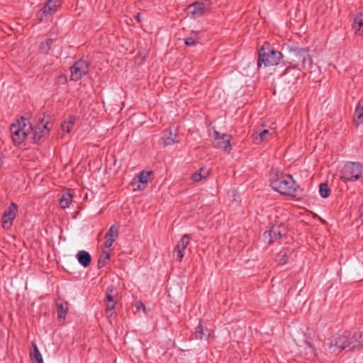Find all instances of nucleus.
Instances as JSON below:
<instances>
[{"mask_svg":"<svg viewBox=\"0 0 363 363\" xmlns=\"http://www.w3.org/2000/svg\"><path fill=\"white\" fill-rule=\"evenodd\" d=\"M281 56L279 51L273 48L268 42H265L259 50L257 66L260 67L263 65L266 67L276 65L279 63Z\"/></svg>","mask_w":363,"mask_h":363,"instance_id":"1","label":"nucleus"},{"mask_svg":"<svg viewBox=\"0 0 363 363\" xmlns=\"http://www.w3.org/2000/svg\"><path fill=\"white\" fill-rule=\"evenodd\" d=\"M363 177V164L359 162H349L341 171L340 179L345 182H354Z\"/></svg>","mask_w":363,"mask_h":363,"instance_id":"2","label":"nucleus"},{"mask_svg":"<svg viewBox=\"0 0 363 363\" xmlns=\"http://www.w3.org/2000/svg\"><path fill=\"white\" fill-rule=\"evenodd\" d=\"M33 130L30 124L26 125L24 118L21 117L16 123H13L10 127L12 139L16 145H19L24 141L29 133Z\"/></svg>","mask_w":363,"mask_h":363,"instance_id":"3","label":"nucleus"},{"mask_svg":"<svg viewBox=\"0 0 363 363\" xmlns=\"http://www.w3.org/2000/svg\"><path fill=\"white\" fill-rule=\"evenodd\" d=\"M269 182L273 189H277L279 186L295 184V180L291 175L283 174L277 169H272L269 174Z\"/></svg>","mask_w":363,"mask_h":363,"instance_id":"4","label":"nucleus"},{"mask_svg":"<svg viewBox=\"0 0 363 363\" xmlns=\"http://www.w3.org/2000/svg\"><path fill=\"white\" fill-rule=\"evenodd\" d=\"M315 65H313L312 59L308 51L305 49H300L296 52V69L306 75L307 72H312L311 70Z\"/></svg>","mask_w":363,"mask_h":363,"instance_id":"5","label":"nucleus"},{"mask_svg":"<svg viewBox=\"0 0 363 363\" xmlns=\"http://www.w3.org/2000/svg\"><path fill=\"white\" fill-rule=\"evenodd\" d=\"M70 79L77 82L89 72V63L81 59L70 67Z\"/></svg>","mask_w":363,"mask_h":363,"instance_id":"6","label":"nucleus"},{"mask_svg":"<svg viewBox=\"0 0 363 363\" xmlns=\"http://www.w3.org/2000/svg\"><path fill=\"white\" fill-rule=\"evenodd\" d=\"M62 0H48L44 6L37 13L40 22L43 21V16H51L61 6Z\"/></svg>","mask_w":363,"mask_h":363,"instance_id":"7","label":"nucleus"},{"mask_svg":"<svg viewBox=\"0 0 363 363\" xmlns=\"http://www.w3.org/2000/svg\"><path fill=\"white\" fill-rule=\"evenodd\" d=\"M348 337H347L346 331L341 335L332 340L328 346L330 352L332 354H338L344 350H349Z\"/></svg>","mask_w":363,"mask_h":363,"instance_id":"8","label":"nucleus"},{"mask_svg":"<svg viewBox=\"0 0 363 363\" xmlns=\"http://www.w3.org/2000/svg\"><path fill=\"white\" fill-rule=\"evenodd\" d=\"M118 294V290L114 286L110 285L107 287L106 291V301L107 303L105 311L106 314L110 313L109 316L112 315V311L115 308Z\"/></svg>","mask_w":363,"mask_h":363,"instance_id":"9","label":"nucleus"},{"mask_svg":"<svg viewBox=\"0 0 363 363\" xmlns=\"http://www.w3.org/2000/svg\"><path fill=\"white\" fill-rule=\"evenodd\" d=\"M210 8L208 3L196 1L188 6L186 10L189 15L193 18L203 16Z\"/></svg>","mask_w":363,"mask_h":363,"instance_id":"10","label":"nucleus"},{"mask_svg":"<svg viewBox=\"0 0 363 363\" xmlns=\"http://www.w3.org/2000/svg\"><path fill=\"white\" fill-rule=\"evenodd\" d=\"M17 212V205L11 202L6 209L5 212L4 213L2 218H1V224L3 228L8 230L10 229L13 224V220L16 218Z\"/></svg>","mask_w":363,"mask_h":363,"instance_id":"11","label":"nucleus"},{"mask_svg":"<svg viewBox=\"0 0 363 363\" xmlns=\"http://www.w3.org/2000/svg\"><path fill=\"white\" fill-rule=\"evenodd\" d=\"M213 138L216 142V147L227 152H230L232 147L230 145L231 135L228 134H220L217 130L213 131Z\"/></svg>","mask_w":363,"mask_h":363,"instance_id":"12","label":"nucleus"},{"mask_svg":"<svg viewBox=\"0 0 363 363\" xmlns=\"http://www.w3.org/2000/svg\"><path fill=\"white\" fill-rule=\"evenodd\" d=\"M190 241V236L185 234L177 243L173 251V257L181 262L184 256L185 250Z\"/></svg>","mask_w":363,"mask_h":363,"instance_id":"13","label":"nucleus"},{"mask_svg":"<svg viewBox=\"0 0 363 363\" xmlns=\"http://www.w3.org/2000/svg\"><path fill=\"white\" fill-rule=\"evenodd\" d=\"M348 337L349 351L356 347H363V340H362V333L359 331L350 332L346 331Z\"/></svg>","mask_w":363,"mask_h":363,"instance_id":"14","label":"nucleus"},{"mask_svg":"<svg viewBox=\"0 0 363 363\" xmlns=\"http://www.w3.org/2000/svg\"><path fill=\"white\" fill-rule=\"evenodd\" d=\"M282 235L283 232L281 226H272L270 230L264 233L263 238L265 242L271 244L275 240L280 239Z\"/></svg>","mask_w":363,"mask_h":363,"instance_id":"15","label":"nucleus"},{"mask_svg":"<svg viewBox=\"0 0 363 363\" xmlns=\"http://www.w3.org/2000/svg\"><path fill=\"white\" fill-rule=\"evenodd\" d=\"M50 128L48 127V123H43V119L40 121V123L33 130V139L35 143H38L41 138L48 134Z\"/></svg>","mask_w":363,"mask_h":363,"instance_id":"16","label":"nucleus"},{"mask_svg":"<svg viewBox=\"0 0 363 363\" xmlns=\"http://www.w3.org/2000/svg\"><path fill=\"white\" fill-rule=\"evenodd\" d=\"M118 232L119 228L117 225H113L110 227L105 235L106 242H104V247L106 248H110L112 246L114 241L118 237Z\"/></svg>","mask_w":363,"mask_h":363,"instance_id":"17","label":"nucleus"},{"mask_svg":"<svg viewBox=\"0 0 363 363\" xmlns=\"http://www.w3.org/2000/svg\"><path fill=\"white\" fill-rule=\"evenodd\" d=\"M353 29L355 30V34L363 36V13H358L354 18L352 24Z\"/></svg>","mask_w":363,"mask_h":363,"instance_id":"18","label":"nucleus"},{"mask_svg":"<svg viewBox=\"0 0 363 363\" xmlns=\"http://www.w3.org/2000/svg\"><path fill=\"white\" fill-rule=\"evenodd\" d=\"M162 140L164 145H172L179 142L176 130L173 132L171 129L164 135Z\"/></svg>","mask_w":363,"mask_h":363,"instance_id":"19","label":"nucleus"},{"mask_svg":"<svg viewBox=\"0 0 363 363\" xmlns=\"http://www.w3.org/2000/svg\"><path fill=\"white\" fill-rule=\"evenodd\" d=\"M77 259L79 263L82 265L84 267H87L89 266L91 262V257L90 254L84 250H80L77 252Z\"/></svg>","mask_w":363,"mask_h":363,"instance_id":"20","label":"nucleus"},{"mask_svg":"<svg viewBox=\"0 0 363 363\" xmlns=\"http://www.w3.org/2000/svg\"><path fill=\"white\" fill-rule=\"evenodd\" d=\"M354 124L358 126L363 122V98H362L355 108Z\"/></svg>","mask_w":363,"mask_h":363,"instance_id":"21","label":"nucleus"},{"mask_svg":"<svg viewBox=\"0 0 363 363\" xmlns=\"http://www.w3.org/2000/svg\"><path fill=\"white\" fill-rule=\"evenodd\" d=\"M294 184H286L283 186H279L277 189L274 190L279 192L281 194L287 195L292 197L295 196V187Z\"/></svg>","mask_w":363,"mask_h":363,"instance_id":"22","label":"nucleus"},{"mask_svg":"<svg viewBox=\"0 0 363 363\" xmlns=\"http://www.w3.org/2000/svg\"><path fill=\"white\" fill-rule=\"evenodd\" d=\"M30 356L32 361L36 362L37 363H43L42 355L37 345L34 342H32V350H30Z\"/></svg>","mask_w":363,"mask_h":363,"instance_id":"23","label":"nucleus"},{"mask_svg":"<svg viewBox=\"0 0 363 363\" xmlns=\"http://www.w3.org/2000/svg\"><path fill=\"white\" fill-rule=\"evenodd\" d=\"M75 123V117L73 116H69L67 121L62 123L61 128L63 131L69 133L72 129Z\"/></svg>","mask_w":363,"mask_h":363,"instance_id":"24","label":"nucleus"},{"mask_svg":"<svg viewBox=\"0 0 363 363\" xmlns=\"http://www.w3.org/2000/svg\"><path fill=\"white\" fill-rule=\"evenodd\" d=\"M68 310V303L67 302L65 303H60L57 304V315L58 318L60 319H65V316L67 314Z\"/></svg>","mask_w":363,"mask_h":363,"instance_id":"25","label":"nucleus"},{"mask_svg":"<svg viewBox=\"0 0 363 363\" xmlns=\"http://www.w3.org/2000/svg\"><path fill=\"white\" fill-rule=\"evenodd\" d=\"M318 191L320 196L324 199L328 198L331 193V189L327 182L320 183Z\"/></svg>","mask_w":363,"mask_h":363,"instance_id":"26","label":"nucleus"},{"mask_svg":"<svg viewBox=\"0 0 363 363\" xmlns=\"http://www.w3.org/2000/svg\"><path fill=\"white\" fill-rule=\"evenodd\" d=\"M269 135V132L268 130H263L259 133H255V134L253 135L254 143H256V144H259L262 141L267 140Z\"/></svg>","mask_w":363,"mask_h":363,"instance_id":"27","label":"nucleus"},{"mask_svg":"<svg viewBox=\"0 0 363 363\" xmlns=\"http://www.w3.org/2000/svg\"><path fill=\"white\" fill-rule=\"evenodd\" d=\"M209 174V170L204 168H201L199 172H195L191 176V179L194 182H199L202 179L207 177Z\"/></svg>","mask_w":363,"mask_h":363,"instance_id":"28","label":"nucleus"},{"mask_svg":"<svg viewBox=\"0 0 363 363\" xmlns=\"http://www.w3.org/2000/svg\"><path fill=\"white\" fill-rule=\"evenodd\" d=\"M150 174L151 172L143 170L134 179V181L143 184H147L148 183Z\"/></svg>","mask_w":363,"mask_h":363,"instance_id":"29","label":"nucleus"},{"mask_svg":"<svg viewBox=\"0 0 363 363\" xmlns=\"http://www.w3.org/2000/svg\"><path fill=\"white\" fill-rule=\"evenodd\" d=\"M72 200V195L69 193L65 194L62 196L60 199L59 205L62 208H66L69 207Z\"/></svg>","mask_w":363,"mask_h":363,"instance_id":"30","label":"nucleus"},{"mask_svg":"<svg viewBox=\"0 0 363 363\" xmlns=\"http://www.w3.org/2000/svg\"><path fill=\"white\" fill-rule=\"evenodd\" d=\"M206 332H208V330L204 328L201 322H199V325L195 328L194 338L201 340L204 336L206 335Z\"/></svg>","mask_w":363,"mask_h":363,"instance_id":"31","label":"nucleus"},{"mask_svg":"<svg viewBox=\"0 0 363 363\" xmlns=\"http://www.w3.org/2000/svg\"><path fill=\"white\" fill-rule=\"evenodd\" d=\"M110 259V255L108 252L104 251L103 254L100 256L98 261V267L102 268L104 267L107 262V260Z\"/></svg>","mask_w":363,"mask_h":363,"instance_id":"32","label":"nucleus"},{"mask_svg":"<svg viewBox=\"0 0 363 363\" xmlns=\"http://www.w3.org/2000/svg\"><path fill=\"white\" fill-rule=\"evenodd\" d=\"M52 45V40L48 39L45 42L41 43L40 50L44 53H47L51 48Z\"/></svg>","mask_w":363,"mask_h":363,"instance_id":"33","label":"nucleus"},{"mask_svg":"<svg viewBox=\"0 0 363 363\" xmlns=\"http://www.w3.org/2000/svg\"><path fill=\"white\" fill-rule=\"evenodd\" d=\"M277 262L280 264H284L287 262V257L286 254H279L277 258Z\"/></svg>","mask_w":363,"mask_h":363,"instance_id":"34","label":"nucleus"},{"mask_svg":"<svg viewBox=\"0 0 363 363\" xmlns=\"http://www.w3.org/2000/svg\"><path fill=\"white\" fill-rule=\"evenodd\" d=\"M184 43L186 45H193L196 43V40L194 37H189L184 39Z\"/></svg>","mask_w":363,"mask_h":363,"instance_id":"35","label":"nucleus"},{"mask_svg":"<svg viewBox=\"0 0 363 363\" xmlns=\"http://www.w3.org/2000/svg\"><path fill=\"white\" fill-rule=\"evenodd\" d=\"M57 82L61 84H65L67 82V77L64 74H61L57 78Z\"/></svg>","mask_w":363,"mask_h":363,"instance_id":"36","label":"nucleus"},{"mask_svg":"<svg viewBox=\"0 0 363 363\" xmlns=\"http://www.w3.org/2000/svg\"><path fill=\"white\" fill-rule=\"evenodd\" d=\"M304 343H305L306 345H308V347L311 350H313V345H312V344H311V341H309V340H305V341H304Z\"/></svg>","mask_w":363,"mask_h":363,"instance_id":"37","label":"nucleus"},{"mask_svg":"<svg viewBox=\"0 0 363 363\" xmlns=\"http://www.w3.org/2000/svg\"><path fill=\"white\" fill-rule=\"evenodd\" d=\"M135 19L138 22H140V15L139 13H138L135 16Z\"/></svg>","mask_w":363,"mask_h":363,"instance_id":"38","label":"nucleus"}]
</instances>
